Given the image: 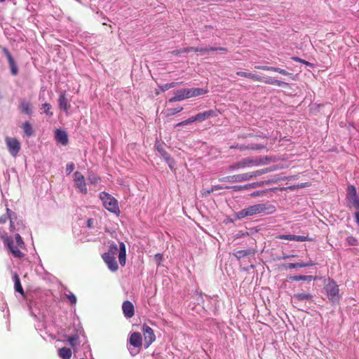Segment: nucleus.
Instances as JSON below:
<instances>
[{"mask_svg": "<svg viewBox=\"0 0 359 359\" xmlns=\"http://www.w3.org/2000/svg\"><path fill=\"white\" fill-rule=\"evenodd\" d=\"M355 217L357 223L359 224V211L355 213Z\"/></svg>", "mask_w": 359, "mask_h": 359, "instance_id": "62", "label": "nucleus"}, {"mask_svg": "<svg viewBox=\"0 0 359 359\" xmlns=\"http://www.w3.org/2000/svg\"><path fill=\"white\" fill-rule=\"evenodd\" d=\"M290 280L292 281H311L312 280H314V278L312 276H293L290 277Z\"/></svg>", "mask_w": 359, "mask_h": 359, "instance_id": "30", "label": "nucleus"}, {"mask_svg": "<svg viewBox=\"0 0 359 359\" xmlns=\"http://www.w3.org/2000/svg\"><path fill=\"white\" fill-rule=\"evenodd\" d=\"M58 355L62 359H70L72 357V351L67 347L59 348Z\"/></svg>", "mask_w": 359, "mask_h": 359, "instance_id": "25", "label": "nucleus"}, {"mask_svg": "<svg viewBox=\"0 0 359 359\" xmlns=\"http://www.w3.org/2000/svg\"><path fill=\"white\" fill-rule=\"evenodd\" d=\"M18 108L22 113H24L27 115H30L32 114L30 102L26 101L25 100H22L20 102Z\"/></svg>", "mask_w": 359, "mask_h": 359, "instance_id": "22", "label": "nucleus"}, {"mask_svg": "<svg viewBox=\"0 0 359 359\" xmlns=\"http://www.w3.org/2000/svg\"><path fill=\"white\" fill-rule=\"evenodd\" d=\"M313 297V294L304 292L294 294L292 297L295 301H312Z\"/></svg>", "mask_w": 359, "mask_h": 359, "instance_id": "24", "label": "nucleus"}, {"mask_svg": "<svg viewBox=\"0 0 359 359\" xmlns=\"http://www.w3.org/2000/svg\"><path fill=\"white\" fill-rule=\"evenodd\" d=\"M304 265H305V267H306V266H311L315 265V263H313L312 261H309L307 263H304Z\"/></svg>", "mask_w": 359, "mask_h": 359, "instance_id": "61", "label": "nucleus"}, {"mask_svg": "<svg viewBox=\"0 0 359 359\" xmlns=\"http://www.w3.org/2000/svg\"><path fill=\"white\" fill-rule=\"evenodd\" d=\"M213 191H212V187L210 189H203L202 191H201V195L203 197H207L208 195H210V194H212Z\"/></svg>", "mask_w": 359, "mask_h": 359, "instance_id": "50", "label": "nucleus"}, {"mask_svg": "<svg viewBox=\"0 0 359 359\" xmlns=\"http://www.w3.org/2000/svg\"><path fill=\"white\" fill-rule=\"evenodd\" d=\"M122 310L124 316L128 318H132L135 314V308L133 303L128 300L123 302L122 304Z\"/></svg>", "mask_w": 359, "mask_h": 359, "instance_id": "14", "label": "nucleus"}, {"mask_svg": "<svg viewBox=\"0 0 359 359\" xmlns=\"http://www.w3.org/2000/svg\"><path fill=\"white\" fill-rule=\"evenodd\" d=\"M67 338L69 345L73 348L74 351H76V346L79 345V335L74 334L72 336H67Z\"/></svg>", "mask_w": 359, "mask_h": 359, "instance_id": "26", "label": "nucleus"}, {"mask_svg": "<svg viewBox=\"0 0 359 359\" xmlns=\"http://www.w3.org/2000/svg\"><path fill=\"white\" fill-rule=\"evenodd\" d=\"M183 93H184L185 99L193 97L191 88H184Z\"/></svg>", "mask_w": 359, "mask_h": 359, "instance_id": "47", "label": "nucleus"}, {"mask_svg": "<svg viewBox=\"0 0 359 359\" xmlns=\"http://www.w3.org/2000/svg\"><path fill=\"white\" fill-rule=\"evenodd\" d=\"M142 332L144 339V346L147 348L153 342L156 341V335L154 330L146 323L143 324Z\"/></svg>", "mask_w": 359, "mask_h": 359, "instance_id": "7", "label": "nucleus"}, {"mask_svg": "<svg viewBox=\"0 0 359 359\" xmlns=\"http://www.w3.org/2000/svg\"><path fill=\"white\" fill-rule=\"evenodd\" d=\"M224 187H222V186H219V185H215V186H212V191H218V190H220V189H224Z\"/></svg>", "mask_w": 359, "mask_h": 359, "instance_id": "58", "label": "nucleus"}, {"mask_svg": "<svg viewBox=\"0 0 359 359\" xmlns=\"http://www.w3.org/2000/svg\"><path fill=\"white\" fill-rule=\"evenodd\" d=\"M346 241L350 245H355L358 243V241L353 236L347 237Z\"/></svg>", "mask_w": 359, "mask_h": 359, "instance_id": "45", "label": "nucleus"}, {"mask_svg": "<svg viewBox=\"0 0 359 359\" xmlns=\"http://www.w3.org/2000/svg\"><path fill=\"white\" fill-rule=\"evenodd\" d=\"M181 83H182V82H180V83L172 82V83H165L162 87V90H163V91L167 90L170 88H174V87H176V86L180 85Z\"/></svg>", "mask_w": 359, "mask_h": 359, "instance_id": "40", "label": "nucleus"}, {"mask_svg": "<svg viewBox=\"0 0 359 359\" xmlns=\"http://www.w3.org/2000/svg\"><path fill=\"white\" fill-rule=\"evenodd\" d=\"M271 171H273V169L269 168H264V169L257 170H255V171H253V172H247V173L248 174V175H250L249 180H251L253 178L257 177H259V176H260L262 175L268 173V172H271Z\"/></svg>", "mask_w": 359, "mask_h": 359, "instance_id": "23", "label": "nucleus"}, {"mask_svg": "<svg viewBox=\"0 0 359 359\" xmlns=\"http://www.w3.org/2000/svg\"><path fill=\"white\" fill-rule=\"evenodd\" d=\"M182 110H183L182 107H176V108H173V109H169L167 110L166 116H173V115L182 111Z\"/></svg>", "mask_w": 359, "mask_h": 359, "instance_id": "39", "label": "nucleus"}, {"mask_svg": "<svg viewBox=\"0 0 359 359\" xmlns=\"http://www.w3.org/2000/svg\"><path fill=\"white\" fill-rule=\"evenodd\" d=\"M250 175L247 172L234 175L231 176H227L221 179V181H226L228 182H242L249 180Z\"/></svg>", "mask_w": 359, "mask_h": 359, "instance_id": "12", "label": "nucleus"}, {"mask_svg": "<svg viewBox=\"0 0 359 359\" xmlns=\"http://www.w3.org/2000/svg\"><path fill=\"white\" fill-rule=\"evenodd\" d=\"M13 280H14V283H15V285H14L15 290L16 292H19L20 294H21L22 295H24V290L22 287L19 276L17 273L14 274Z\"/></svg>", "mask_w": 359, "mask_h": 359, "instance_id": "27", "label": "nucleus"}, {"mask_svg": "<svg viewBox=\"0 0 359 359\" xmlns=\"http://www.w3.org/2000/svg\"><path fill=\"white\" fill-rule=\"evenodd\" d=\"M1 240L8 251L16 258H22L25 254L21 249L25 248V244L19 233L15 235V241L11 236H8L6 233L1 236Z\"/></svg>", "mask_w": 359, "mask_h": 359, "instance_id": "1", "label": "nucleus"}, {"mask_svg": "<svg viewBox=\"0 0 359 359\" xmlns=\"http://www.w3.org/2000/svg\"><path fill=\"white\" fill-rule=\"evenodd\" d=\"M65 295L66 298L69 300V304L71 305H74L76 304V302H77L76 297L72 292H69V293H67Z\"/></svg>", "mask_w": 359, "mask_h": 359, "instance_id": "38", "label": "nucleus"}, {"mask_svg": "<svg viewBox=\"0 0 359 359\" xmlns=\"http://www.w3.org/2000/svg\"><path fill=\"white\" fill-rule=\"evenodd\" d=\"M242 187H243V190L250 189L249 184H245V185H242Z\"/></svg>", "mask_w": 359, "mask_h": 359, "instance_id": "64", "label": "nucleus"}, {"mask_svg": "<svg viewBox=\"0 0 359 359\" xmlns=\"http://www.w3.org/2000/svg\"><path fill=\"white\" fill-rule=\"evenodd\" d=\"M55 140L62 145H67L69 141L67 133L60 129L55 130Z\"/></svg>", "mask_w": 359, "mask_h": 359, "instance_id": "19", "label": "nucleus"}, {"mask_svg": "<svg viewBox=\"0 0 359 359\" xmlns=\"http://www.w3.org/2000/svg\"><path fill=\"white\" fill-rule=\"evenodd\" d=\"M41 109L43 110V113L49 116H53V113L50 111L51 105L48 103H44L41 105Z\"/></svg>", "mask_w": 359, "mask_h": 359, "instance_id": "37", "label": "nucleus"}, {"mask_svg": "<svg viewBox=\"0 0 359 359\" xmlns=\"http://www.w3.org/2000/svg\"><path fill=\"white\" fill-rule=\"evenodd\" d=\"M185 99L184 93H183V89L177 90L175 92V96L170 98L168 102H173L177 101H182Z\"/></svg>", "mask_w": 359, "mask_h": 359, "instance_id": "28", "label": "nucleus"}, {"mask_svg": "<svg viewBox=\"0 0 359 359\" xmlns=\"http://www.w3.org/2000/svg\"><path fill=\"white\" fill-rule=\"evenodd\" d=\"M75 186L79 191L83 194H87L86 184L85 182L84 176L80 172H75L74 174Z\"/></svg>", "mask_w": 359, "mask_h": 359, "instance_id": "9", "label": "nucleus"}, {"mask_svg": "<svg viewBox=\"0 0 359 359\" xmlns=\"http://www.w3.org/2000/svg\"><path fill=\"white\" fill-rule=\"evenodd\" d=\"M100 178L95 176V175H90L88 177V181L91 183V184H97L99 181H100Z\"/></svg>", "mask_w": 359, "mask_h": 359, "instance_id": "51", "label": "nucleus"}, {"mask_svg": "<svg viewBox=\"0 0 359 359\" xmlns=\"http://www.w3.org/2000/svg\"><path fill=\"white\" fill-rule=\"evenodd\" d=\"M188 121L189 122V123H192L194 122H196L198 121V116H197V114H196L195 116H191L188 118Z\"/></svg>", "mask_w": 359, "mask_h": 359, "instance_id": "56", "label": "nucleus"}, {"mask_svg": "<svg viewBox=\"0 0 359 359\" xmlns=\"http://www.w3.org/2000/svg\"><path fill=\"white\" fill-rule=\"evenodd\" d=\"M102 258L111 271H116L118 269V264L115 257L110 256L109 254H104Z\"/></svg>", "mask_w": 359, "mask_h": 359, "instance_id": "16", "label": "nucleus"}, {"mask_svg": "<svg viewBox=\"0 0 359 359\" xmlns=\"http://www.w3.org/2000/svg\"><path fill=\"white\" fill-rule=\"evenodd\" d=\"M252 253L250 250H238L233 252V255L238 259L245 257Z\"/></svg>", "mask_w": 359, "mask_h": 359, "instance_id": "32", "label": "nucleus"}, {"mask_svg": "<svg viewBox=\"0 0 359 359\" xmlns=\"http://www.w3.org/2000/svg\"><path fill=\"white\" fill-rule=\"evenodd\" d=\"M266 191H256L252 192L250 196L252 197L263 196L266 194Z\"/></svg>", "mask_w": 359, "mask_h": 359, "instance_id": "49", "label": "nucleus"}, {"mask_svg": "<svg viewBox=\"0 0 359 359\" xmlns=\"http://www.w3.org/2000/svg\"><path fill=\"white\" fill-rule=\"evenodd\" d=\"M181 53H184V52L182 51V48L180 49V50H173V51L171 52V54L174 55H178L181 54Z\"/></svg>", "mask_w": 359, "mask_h": 359, "instance_id": "59", "label": "nucleus"}, {"mask_svg": "<svg viewBox=\"0 0 359 359\" xmlns=\"http://www.w3.org/2000/svg\"><path fill=\"white\" fill-rule=\"evenodd\" d=\"M155 148L158 151V154L160 155V156L163 158L169 164L170 168H172L171 164L173 163L174 161L166 152L163 147L161 144H156Z\"/></svg>", "mask_w": 359, "mask_h": 359, "instance_id": "15", "label": "nucleus"}, {"mask_svg": "<svg viewBox=\"0 0 359 359\" xmlns=\"http://www.w3.org/2000/svg\"><path fill=\"white\" fill-rule=\"evenodd\" d=\"M278 238L282 240H288V241H294L297 242H304L306 241H309L310 239L307 236H296V235H280L278 236Z\"/></svg>", "mask_w": 359, "mask_h": 359, "instance_id": "18", "label": "nucleus"}, {"mask_svg": "<svg viewBox=\"0 0 359 359\" xmlns=\"http://www.w3.org/2000/svg\"><path fill=\"white\" fill-rule=\"evenodd\" d=\"M6 146L8 147L9 153L15 157L20 150V142L14 137H7L5 139Z\"/></svg>", "mask_w": 359, "mask_h": 359, "instance_id": "8", "label": "nucleus"}, {"mask_svg": "<svg viewBox=\"0 0 359 359\" xmlns=\"http://www.w3.org/2000/svg\"><path fill=\"white\" fill-rule=\"evenodd\" d=\"M22 128L23 130L24 133L27 136L30 137V136L33 135L34 130H33L32 126L28 121H26L22 124Z\"/></svg>", "mask_w": 359, "mask_h": 359, "instance_id": "29", "label": "nucleus"}, {"mask_svg": "<svg viewBox=\"0 0 359 359\" xmlns=\"http://www.w3.org/2000/svg\"><path fill=\"white\" fill-rule=\"evenodd\" d=\"M271 160L269 157H264V158H254V161H256L255 163V166H258L260 165H266L268 161H270Z\"/></svg>", "mask_w": 359, "mask_h": 359, "instance_id": "36", "label": "nucleus"}, {"mask_svg": "<svg viewBox=\"0 0 359 359\" xmlns=\"http://www.w3.org/2000/svg\"><path fill=\"white\" fill-rule=\"evenodd\" d=\"M9 219L8 214L6 212V215H3L0 217V223L4 224L6 222V221Z\"/></svg>", "mask_w": 359, "mask_h": 359, "instance_id": "55", "label": "nucleus"}, {"mask_svg": "<svg viewBox=\"0 0 359 359\" xmlns=\"http://www.w3.org/2000/svg\"><path fill=\"white\" fill-rule=\"evenodd\" d=\"M182 51L184 52V53H189L191 51L198 52V48H196V47L184 48H182Z\"/></svg>", "mask_w": 359, "mask_h": 359, "instance_id": "48", "label": "nucleus"}, {"mask_svg": "<svg viewBox=\"0 0 359 359\" xmlns=\"http://www.w3.org/2000/svg\"><path fill=\"white\" fill-rule=\"evenodd\" d=\"M292 60L295 61V62H300V63H302L306 66H309V67H313V64H311V62L305 60H303L302 58H299L298 57H292Z\"/></svg>", "mask_w": 359, "mask_h": 359, "instance_id": "42", "label": "nucleus"}, {"mask_svg": "<svg viewBox=\"0 0 359 359\" xmlns=\"http://www.w3.org/2000/svg\"><path fill=\"white\" fill-rule=\"evenodd\" d=\"M276 208L273 205L269 203H258L250 205L236 213L238 219H243L248 216H252L259 214H273Z\"/></svg>", "mask_w": 359, "mask_h": 359, "instance_id": "2", "label": "nucleus"}, {"mask_svg": "<svg viewBox=\"0 0 359 359\" xmlns=\"http://www.w3.org/2000/svg\"><path fill=\"white\" fill-rule=\"evenodd\" d=\"M58 103L60 109H62L65 112H67L71 107V105L69 101L67 100L65 93H62L60 95L58 99Z\"/></svg>", "mask_w": 359, "mask_h": 359, "instance_id": "20", "label": "nucleus"}, {"mask_svg": "<svg viewBox=\"0 0 359 359\" xmlns=\"http://www.w3.org/2000/svg\"><path fill=\"white\" fill-rule=\"evenodd\" d=\"M208 48V51L221 50V51L227 52V50H228L227 48H223V47H219V48L209 47Z\"/></svg>", "mask_w": 359, "mask_h": 359, "instance_id": "53", "label": "nucleus"}, {"mask_svg": "<svg viewBox=\"0 0 359 359\" xmlns=\"http://www.w3.org/2000/svg\"><path fill=\"white\" fill-rule=\"evenodd\" d=\"M266 144H250V149L251 150H261L266 148Z\"/></svg>", "mask_w": 359, "mask_h": 359, "instance_id": "43", "label": "nucleus"}, {"mask_svg": "<svg viewBox=\"0 0 359 359\" xmlns=\"http://www.w3.org/2000/svg\"><path fill=\"white\" fill-rule=\"evenodd\" d=\"M100 198L108 211L116 214L119 212L118 203L114 197L107 192L102 191L100 194Z\"/></svg>", "mask_w": 359, "mask_h": 359, "instance_id": "4", "label": "nucleus"}, {"mask_svg": "<svg viewBox=\"0 0 359 359\" xmlns=\"http://www.w3.org/2000/svg\"><path fill=\"white\" fill-rule=\"evenodd\" d=\"M305 267L304 262H300L297 263H290L287 265V268L290 269H294V268H302Z\"/></svg>", "mask_w": 359, "mask_h": 359, "instance_id": "41", "label": "nucleus"}, {"mask_svg": "<svg viewBox=\"0 0 359 359\" xmlns=\"http://www.w3.org/2000/svg\"><path fill=\"white\" fill-rule=\"evenodd\" d=\"M198 52H203V53L208 52V48H198Z\"/></svg>", "mask_w": 359, "mask_h": 359, "instance_id": "63", "label": "nucleus"}, {"mask_svg": "<svg viewBox=\"0 0 359 359\" xmlns=\"http://www.w3.org/2000/svg\"><path fill=\"white\" fill-rule=\"evenodd\" d=\"M256 163L255 161H254L253 158H245L242 160L236 162V163L230 165V169H241V168H245L247 167H252L255 166V163Z\"/></svg>", "mask_w": 359, "mask_h": 359, "instance_id": "10", "label": "nucleus"}, {"mask_svg": "<svg viewBox=\"0 0 359 359\" xmlns=\"http://www.w3.org/2000/svg\"><path fill=\"white\" fill-rule=\"evenodd\" d=\"M129 343L134 347L140 348L142 345V337L140 332H133L130 334Z\"/></svg>", "mask_w": 359, "mask_h": 359, "instance_id": "17", "label": "nucleus"}, {"mask_svg": "<svg viewBox=\"0 0 359 359\" xmlns=\"http://www.w3.org/2000/svg\"><path fill=\"white\" fill-rule=\"evenodd\" d=\"M357 196L356 189L353 185H349L347 188L346 199Z\"/></svg>", "mask_w": 359, "mask_h": 359, "instance_id": "35", "label": "nucleus"}, {"mask_svg": "<svg viewBox=\"0 0 359 359\" xmlns=\"http://www.w3.org/2000/svg\"><path fill=\"white\" fill-rule=\"evenodd\" d=\"M154 260L157 263V265L160 266L161 262L163 260V255L160 253L156 254L154 257Z\"/></svg>", "mask_w": 359, "mask_h": 359, "instance_id": "44", "label": "nucleus"}, {"mask_svg": "<svg viewBox=\"0 0 359 359\" xmlns=\"http://www.w3.org/2000/svg\"><path fill=\"white\" fill-rule=\"evenodd\" d=\"M347 201L350 206L359 210V198L358 196L349 198Z\"/></svg>", "mask_w": 359, "mask_h": 359, "instance_id": "33", "label": "nucleus"}, {"mask_svg": "<svg viewBox=\"0 0 359 359\" xmlns=\"http://www.w3.org/2000/svg\"><path fill=\"white\" fill-rule=\"evenodd\" d=\"M236 75L252 79L255 81L264 82L270 85H276L280 87H287L288 83L277 79H273L271 77H262L257 74L245 72H237Z\"/></svg>", "mask_w": 359, "mask_h": 359, "instance_id": "3", "label": "nucleus"}, {"mask_svg": "<svg viewBox=\"0 0 359 359\" xmlns=\"http://www.w3.org/2000/svg\"><path fill=\"white\" fill-rule=\"evenodd\" d=\"M7 213L8 214V217L10 219V231L11 232H14L15 231H19L20 228L16 227L14 224V222L13 220L12 215H14V212H13L9 208H7Z\"/></svg>", "mask_w": 359, "mask_h": 359, "instance_id": "31", "label": "nucleus"}, {"mask_svg": "<svg viewBox=\"0 0 359 359\" xmlns=\"http://www.w3.org/2000/svg\"><path fill=\"white\" fill-rule=\"evenodd\" d=\"M74 169V165L73 163H69L66 166V172L67 174H70Z\"/></svg>", "mask_w": 359, "mask_h": 359, "instance_id": "52", "label": "nucleus"}, {"mask_svg": "<svg viewBox=\"0 0 359 359\" xmlns=\"http://www.w3.org/2000/svg\"><path fill=\"white\" fill-rule=\"evenodd\" d=\"M263 184V182H253L249 184L250 189H255L259 187H261Z\"/></svg>", "mask_w": 359, "mask_h": 359, "instance_id": "54", "label": "nucleus"}, {"mask_svg": "<svg viewBox=\"0 0 359 359\" xmlns=\"http://www.w3.org/2000/svg\"><path fill=\"white\" fill-rule=\"evenodd\" d=\"M238 149L241 151H245L250 149V145L246 146V145H239V147H238Z\"/></svg>", "mask_w": 359, "mask_h": 359, "instance_id": "57", "label": "nucleus"}, {"mask_svg": "<svg viewBox=\"0 0 359 359\" xmlns=\"http://www.w3.org/2000/svg\"><path fill=\"white\" fill-rule=\"evenodd\" d=\"M225 189H231L233 191H243L242 185H234V186H227L225 187Z\"/></svg>", "mask_w": 359, "mask_h": 359, "instance_id": "46", "label": "nucleus"}, {"mask_svg": "<svg viewBox=\"0 0 359 359\" xmlns=\"http://www.w3.org/2000/svg\"><path fill=\"white\" fill-rule=\"evenodd\" d=\"M118 252L119 263L121 266H124L126 260V245L123 242L119 243V250L116 244H111L109 248L108 252L105 254H109L110 256L115 257Z\"/></svg>", "mask_w": 359, "mask_h": 359, "instance_id": "5", "label": "nucleus"}, {"mask_svg": "<svg viewBox=\"0 0 359 359\" xmlns=\"http://www.w3.org/2000/svg\"><path fill=\"white\" fill-rule=\"evenodd\" d=\"M220 114V111L217 109L207 110L201 113L197 114L198 116V121L202 122L208 118H212V117H216Z\"/></svg>", "mask_w": 359, "mask_h": 359, "instance_id": "13", "label": "nucleus"}, {"mask_svg": "<svg viewBox=\"0 0 359 359\" xmlns=\"http://www.w3.org/2000/svg\"><path fill=\"white\" fill-rule=\"evenodd\" d=\"M324 289L327 293V296L330 301L334 303L339 299V286L336 284V283L334 280H330L325 285Z\"/></svg>", "mask_w": 359, "mask_h": 359, "instance_id": "6", "label": "nucleus"}, {"mask_svg": "<svg viewBox=\"0 0 359 359\" xmlns=\"http://www.w3.org/2000/svg\"><path fill=\"white\" fill-rule=\"evenodd\" d=\"M191 93H192L193 97L205 95L208 92V90H205L203 88H191Z\"/></svg>", "mask_w": 359, "mask_h": 359, "instance_id": "34", "label": "nucleus"}, {"mask_svg": "<svg viewBox=\"0 0 359 359\" xmlns=\"http://www.w3.org/2000/svg\"><path fill=\"white\" fill-rule=\"evenodd\" d=\"M2 51L8 60L12 75H17L18 73V69L12 55L6 47H2Z\"/></svg>", "mask_w": 359, "mask_h": 359, "instance_id": "11", "label": "nucleus"}, {"mask_svg": "<svg viewBox=\"0 0 359 359\" xmlns=\"http://www.w3.org/2000/svg\"><path fill=\"white\" fill-rule=\"evenodd\" d=\"M255 68L258 69L265 70V71L276 72H278L283 75H286V76L292 75V74L285 71L283 69H280L278 67H270V66H256Z\"/></svg>", "mask_w": 359, "mask_h": 359, "instance_id": "21", "label": "nucleus"}, {"mask_svg": "<svg viewBox=\"0 0 359 359\" xmlns=\"http://www.w3.org/2000/svg\"><path fill=\"white\" fill-rule=\"evenodd\" d=\"M93 219H88L87 221V226L88 228H91L93 226Z\"/></svg>", "mask_w": 359, "mask_h": 359, "instance_id": "60", "label": "nucleus"}]
</instances>
